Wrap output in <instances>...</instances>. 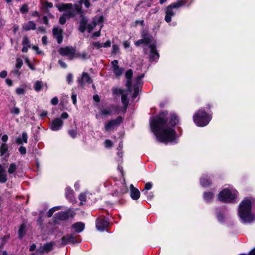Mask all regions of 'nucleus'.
Listing matches in <instances>:
<instances>
[{
  "instance_id": "62",
  "label": "nucleus",
  "mask_w": 255,
  "mask_h": 255,
  "mask_svg": "<svg viewBox=\"0 0 255 255\" xmlns=\"http://www.w3.org/2000/svg\"><path fill=\"white\" fill-rule=\"evenodd\" d=\"M144 77L143 74H141L139 76H138L136 78V81L137 84H140V80L142 79Z\"/></svg>"
},
{
  "instance_id": "22",
  "label": "nucleus",
  "mask_w": 255,
  "mask_h": 255,
  "mask_svg": "<svg viewBox=\"0 0 255 255\" xmlns=\"http://www.w3.org/2000/svg\"><path fill=\"white\" fill-rule=\"evenodd\" d=\"M7 181V174L5 169L0 164V183H5Z\"/></svg>"
},
{
  "instance_id": "32",
  "label": "nucleus",
  "mask_w": 255,
  "mask_h": 255,
  "mask_svg": "<svg viewBox=\"0 0 255 255\" xmlns=\"http://www.w3.org/2000/svg\"><path fill=\"white\" fill-rule=\"evenodd\" d=\"M61 208V206H55L52 208H51L47 213V215L48 217H50L52 216L53 214L56 211L60 210Z\"/></svg>"
},
{
  "instance_id": "60",
  "label": "nucleus",
  "mask_w": 255,
  "mask_h": 255,
  "mask_svg": "<svg viewBox=\"0 0 255 255\" xmlns=\"http://www.w3.org/2000/svg\"><path fill=\"white\" fill-rule=\"evenodd\" d=\"M8 140V136L6 134H4L3 135H2V137H1V140L2 142H6Z\"/></svg>"
},
{
  "instance_id": "46",
  "label": "nucleus",
  "mask_w": 255,
  "mask_h": 255,
  "mask_svg": "<svg viewBox=\"0 0 255 255\" xmlns=\"http://www.w3.org/2000/svg\"><path fill=\"white\" fill-rule=\"evenodd\" d=\"M79 199L81 201L80 204H82V202L86 201V194L85 193H81L79 196Z\"/></svg>"
},
{
  "instance_id": "4",
  "label": "nucleus",
  "mask_w": 255,
  "mask_h": 255,
  "mask_svg": "<svg viewBox=\"0 0 255 255\" xmlns=\"http://www.w3.org/2000/svg\"><path fill=\"white\" fill-rule=\"evenodd\" d=\"M81 3L82 0H80V4H75L73 5L71 3H62L57 5V7L59 11H65V13L59 18L60 23L63 24L66 22V17L67 18L72 17L79 12H81Z\"/></svg>"
},
{
  "instance_id": "13",
  "label": "nucleus",
  "mask_w": 255,
  "mask_h": 255,
  "mask_svg": "<svg viewBox=\"0 0 255 255\" xmlns=\"http://www.w3.org/2000/svg\"><path fill=\"white\" fill-rule=\"evenodd\" d=\"M63 122L60 118L54 119L50 125V128L53 131H57L60 129L63 126Z\"/></svg>"
},
{
  "instance_id": "11",
  "label": "nucleus",
  "mask_w": 255,
  "mask_h": 255,
  "mask_svg": "<svg viewBox=\"0 0 255 255\" xmlns=\"http://www.w3.org/2000/svg\"><path fill=\"white\" fill-rule=\"evenodd\" d=\"M79 13L81 14L80 19L79 21V30L80 32L83 33L86 29L88 30V25L89 24H87L88 19L87 17L83 15L81 10V12Z\"/></svg>"
},
{
  "instance_id": "14",
  "label": "nucleus",
  "mask_w": 255,
  "mask_h": 255,
  "mask_svg": "<svg viewBox=\"0 0 255 255\" xmlns=\"http://www.w3.org/2000/svg\"><path fill=\"white\" fill-rule=\"evenodd\" d=\"M112 68L116 77L120 76L124 72V69L118 65V61L115 60L111 62Z\"/></svg>"
},
{
  "instance_id": "64",
  "label": "nucleus",
  "mask_w": 255,
  "mask_h": 255,
  "mask_svg": "<svg viewBox=\"0 0 255 255\" xmlns=\"http://www.w3.org/2000/svg\"><path fill=\"white\" fill-rule=\"evenodd\" d=\"M42 42L43 45H46L47 43V37L46 36H43L42 38Z\"/></svg>"
},
{
  "instance_id": "49",
  "label": "nucleus",
  "mask_w": 255,
  "mask_h": 255,
  "mask_svg": "<svg viewBox=\"0 0 255 255\" xmlns=\"http://www.w3.org/2000/svg\"><path fill=\"white\" fill-rule=\"evenodd\" d=\"M19 151L22 154H25L26 152V148L23 146H20L19 148Z\"/></svg>"
},
{
  "instance_id": "43",
  "label": "nucleus",
  "mask_w": 255,
  "mask_h": 255,
  "mask_svg": "<svg viewBox=\"0 0 255 255\" xmlns=\"http://www.w3.org/2000/svg\"><path fill=\"white\" fill-rule=\"evenodd\" d=\"M16 93L18 95H23L25 93V90L21 88H17L15 90Z\"/></svg>"
},
{
  "instance_id": "45",
  "label": "nucleus",
  "mask_w": 255,
  "mask_h": 255,
  "mask_svg": "<svg viewBox=\"0 0 255 255\" xmlns=\"http://www.w3.org/2000/svg\"><path fill=\"white\" fill-rule=\"evenodd\" d=\"M93 46L97 48L103 47V43L99 42H94L92 43Z\"/></svg>"
},
{
  "instance_id": "28",
  "label": "nucleus",
  "mask_w": 255,
  "mask_h": 255,
  "mask_svg": "<svg viewBox=\"0 0 255 255\" xmlns=\"http://www.w3.org/2000/svg\"><path fill=\"white\" fill-rule=\"evenodd\" d=\"M214 197V195L212 192H205L203 194V198L206 202H210Z\"/></svg>"
},
{
  "instance_id": "48",
  "label": "nucleus",
  "mask_w": 255,
  "mask_h": 255,
  "mask_svg": "<svg viewBox=\"0 0 255 255\" xmlns=\"http://www.w3.org/2000/svg\"><path fill=\"white\" fill-rule=\"evenodd\" d=\"M58 103V99L56 97L52 98L50 101V103L53 105H56Z\"/></svg>"
},
{
  "instance_id": "17",
  "label": "nucleus",
  "mask_w": 255,
  "mask_h": 255,
  "mask_svg": "<svg viewBox=\"0 0 255 255\" xmlns=\"http://www.w3.org/2000/svg\"><path fill=\"white\" fill-rule=\"evenodd\" d=\"M130 196L132 199L136 200L140 197V192L136 188L134 187L132 184H130Z\"/></svg>"
},
{
  "instance_id": "19",
  "label": "nucleus",
  "mask_w": 255,
  "mask_h": 255,
  "mask_svg": "<svg viewBox=\"0 0 255 255\" xmlns=\"http://www.w3.org/2000/svg\"><path fill=\"white\" fill-rule=\"evenodd\" d=\"M22 28L24 31L34 30L36 28V24L32 21H29L22 25Z\"/></svg>"
},
{
  "instance_id": "58",
  "label": "nucleus",
  "mask_w": 255,
  "mask_h": 255,
  "mask_svg": "<svg viewBox=\"0 0 255 255\" xmlns=\"http://www.w3.org/2000/svg\"><path fill=\"white\" fill-rule=\"evenodd\" d=\"M84 4L86 8H88L90 6V2L89 0H85L84 1Z\"/></svg>"
},
{
  "instance_id": "21",
  "label": "nucleus",
  "mask_w": 255,
  "mask_h": 255,
  "mask_svg": "<svg viewBox=\"0 0 255 255\" xmlns=\"http://www.w3.org/2000/svg\"><path fill=\"white\" fill-rule=\"evenodd\" d=\"M79 84L83 86L85 83L90 84L92 82V80L89 75L85 73L82 74L81 79L78 80Z\"/></svg>"
},
{
  "instance_id": "2",
  "label": "nucleus",
  "mask_w": 255,
  "mask_h": 255,
  "mask_svg": "<svg viewBox=\"0 0 255 255\" xmlns=\"http://www.w3.org/2000/svg\"><path fill=\"white\" fill-rule=\"evenodd\" d=\"M255 202L254 198L247 197L239 204L238 214L242 222L251 223L255 221V215L252 212V206Z\"/></svg>"
},
{
  "instance_id": "23",
  "label": "nucleus",
  "mask_w": 255,
  "mask_h": 255,
  "mask_svg": "<svg viewBox=\"0 0 255 255\" xmlns=\"http://www.w3.org/2000/svg\"><path fill=\"white\" fill-rule=\"evenodd\" d=\"M72 228L76 232L80 233L84 230L85 225L82 222H77L73 225Z\"/></svg>"
},
{
  "instance_id": "20",
  "label": "nucleus",
  "mask_w": 255,
  "mask_h": 255,
  "mask_svg": "<svg viewBox=\"0 0 255 255\" xmlns=\"http://www.w3.org/2000/svg\"><path fill=\"white\" fill-rule=\"evenodd\" d=\"M200 184L203 187H207L211 185V180L207 175H204L201 177Z\"/></svg>"
},
{
  "instance_id": "15",
  "label": "nucleus",
  "mask_w": 255,
  "mask_h": 255,
  "mask_svg": "<svg viewBox=\"0 0 255 255\" xmlns=\"http://www.w3.org/2000/svg\"><path fill=\"white\" fill-rule=\"evenodd\" d=\"M152 40V37L147 33H142V39H139L136 41L135 44L136 46H139L140 45L145 43L147 44Z\"/></svg>"
},
{
  "instance_id": "40",
  "label": "nucleus",
  "mask_w": 255,
  "mask_h": 255,
  "mask_svg": "<svg viewBox=\"0 0 255 255\" xmlns=\"http://www.w3.org/2000/svg\"><path fill=\"white\" fill-rule=\"evenodd\" d=\"M22 64H23L22 60L19 58H17L16 60L15 67L18 69L20 68L21 67V66H22Z\"/></svg>"
},
{
  "instance_id": "55",
  "label": "nucleus",
  "mask_w": 255,
  "mask_h": 255,
  "mask_svg": "<svg viewBox=\"0 0 255 255\" xmlns=\"http://www.w3.org/2000/svg\"><path fill=\"white\" fill-rule=\"evenodd\" d=\"M71 98H72L73 104L74 105H76V102H77V100H76V95L74 94V93L72 94V96H71Z\"/></svg>"
},
{
  "instance_id": "27",
  "label": "nucleus",
  "mask_w": 255,
  "mask_h": 255,
  "mask_svg": "<svg viewBox=\"0 0 255 255\" xmlns=\"http://www.w3.org/2000/svg\"><path fill=\"white\" fill-rule=\"evenodd\" d=\"M75 242V239L71 235H67L63 237L62 243L64 244H67L68 243H74Z\"/></svg>"
},
{
  "instance_id": "7",
  "label": "nucleus",
  "mask_w": 255,
  "mask_h": 255,
  "mask_svg": "<svg viewBox=\"0 0 255 255\" xmlns=\"http://www.w3.org/2000/svg\"><path fill=\"white\" fill-rule=\"evenodd\" d=\"M185 4V2L181 0L167 6L165 9V16L164 18L165 21L167 23L171 22L172 17L174 16L176 13L174 9L178 8Z\"/></svg>"
},
{
  "instance_id": "8",
  "label": "nucleus",
  "mask_w": 255,
  "mask_h": 255,
  "mask_svg": "<svg viewBox=\"0 0 255 255\" xmlns=\"http://www.w3.org/2000/svg\"><path fill=\"white\" fill-rule=\"evenodd\" d=\"M59 52L61 55L67 56L71 60L74 58L76 49L72 47L66 46L60 48Z\"/></svg>"
},
{
  "instance_id": "24",
  "label": "nucleus",
  "mask_w": 255,
  "mask_h": 255,
  "mask_svg": "<svg viewBox=\"0 0 255 255\" xmlns=\"http://www.w3.org/2000/svg\"><path fill=\"white\" fill-rule=\"evenodd\" d=\"M69 212H60L56 215V218L59 220H65L69 218Z\"/></svg>"
},
{
  "instance_id": "38",
  "label": "nucleus",
  "mask_w": 255,
  "mask_h": 255,
  "mask_svg": "<svg viewBox=\"0 0 255 255\" xmlns=\"http://www.w3.org/2000/svg\"><path fill=\"white\" fill-rule=\"evenodd\" d=\"M112 111L109 109H103L101 110L100 114L102 116H108L111 115Z\"/></svg>"
},
{
  "instance_id": "56",
  "label": "nucleus",
  "mask_w": 255,
  "mask_h": 255,
  "mask_svg": "<svg viewBox=\"0 0 255 255\" xmlns=\"http://www.w3.org/2000/svg\"><path fill=\"white\" fill-rule=\"evenodd\" d=\"M32 49L34 50H35L37 52V54H42V52L39 50V48H38V47L37 46H32Z\"/></svg>"
},
{
  "instance_id": "54",
  "label": "nucleus",
  "mask_w": 255,
  "mask_h": 255,
  "mask_svg": "<svg viewBox=\"0 0 255 255\" xmlns=\"http://www.w3.org/2000/svg\"><path fill=\"white\" fill-rule=\"evenodd\" d=\"M67 81L68 83H71L72 82V76L71 74H69L67 76Z\"/></svg>"
},
{
  "instance_id": "35",
  "label": "nucleus",
  "mask_w": 255,
  "mask_h": 255,
  "mask_svg": "<svg viewBox=\"0 0 255 255\" xmlns=\"http://www.w3.org/2000/svg\"><path fill=\"white\" fill-rule=\"evenodd\" d=\"M43 85V84L42 82L39 81H37L34 83V90L37 92L39 91L41 89Z\"/></svg>"
},
{
  "instance_id": "36",
  "label": "nucleus",
  "mask_w": 255,
  "mask_h": 255,
  "mask_svg": "<svg viewBox=\"0 0 255 255\" xmlns=\"http://www.w3.org/2000/svg\"><path fill=\"white\" fill-rule=\"evenodd\" d=\"M8 150V146L5 143H3L0 146V155H3L4 153H5Z\"/></svg>"
},
{
  "instance_id": "10",
  "label": "nucleus",
  "mask_w": 255,
  "mask_h": 255,
  "mask_svg": "<svg viewBox=\"0 0 255 255\" xmlns=\"http://www.w3.org/2000/svg\"><path fill=\"white\" fill-rule=\"evenodd\" d=\"M104 20V17L102 15H99L95 16L93 20V22L92 24H89L88 25V31L89 32H91L92 30L94 29V28L97 24H101L100 29L103 27L102 23Z\"/></svg>"
},
{
  "instance_id": "63",
  "label": "nucleus",
  "mask_w": 255,
  "mask_h": 255,
  "mask_svg": "<svg viewBox=\"0 0 255 255\" xmlns=\"http://www.w3.org/2000/svg\"><path fill=\"white\" fill-rule=\"evenodd\" d=\"M68 114L67 113H63L61 114V118L63 119H66L68 118Z\"/></svg>"
},
{
  "instance_id": "33",
  "label": "nucleus",
  "mask_w": 255,
  "mask_h": 255,
  "mask_svg": "<svg viewBox=\"0 0 255 255\" xmlns=\"http://www.w3.org/2000/svg\"><path fill=\"white\" fill-rule=\"evenodd\" d=\"M25 226L24 224H22L18 230V237L22 238L25 235Z\"/></svg>"
},
{
  "instance_id": "18",
  "label": "nucleus",
  "mask_w": 255,
  "mask_h": 255,
  "mask_svg": "<svg viewBox=\"0 0 255 255\" xmlns=\"http://www.w3.org/2000/svg\"><path fill=\"white\" fill-rule=\"evenodd\" d=\"M53 33L54 35L56 36L58 43H61L63 40L62 30L58 27H54L53 29Z\"/></svg>"
},
{
  "instance_id": "30",
  "label": "nucleus",
  "mask_w": 255,
  "mask_h": 255,
  "mask_svg": "<svg viewBox=\"0 0 255 255\" xmlns=\"http://www.w3.org/2000/svg\"><path fill=\"white\" fill-rule=\"evenodd\" d=\"M53 247V244L52 243H49L45 244L40 248V251L42 252H48L51 251Z\"/></svg>"
},
{
  "instance_id": "16",
  "label": "nucleus",
  "mask_w": 255,
  "mask_h": 255,
  "mask_svg": "<svg viewBox=\"0 0 255 255\" xmlns=\"http://www.w3.org/2000/svg\"><path fill=\"white\" fill-rule=\"evenodd\" d=\"M149 48L150 49V60L152 61H155L158 59L159 56V54L156 51V46L154 44H150Z\"/></svg>"
},
{
  "instance_id": "1",
  "label": "nucleus",
  "mask_w": 255,
  "mask_h": 255,
  "mask_svg": "<svg viewBox=\"0 0 255 255\" xmlns=\"http://www.w3.org/2000/svg\"><path fill=\"white\" fill-rule=\"evenodd\" d=\"M165 116L166 115L163 113L151 118L150 128L159 141L176 143L178 136L173 127L178 123V118L176 116L172 115L169 122L171 127H169Z\"/></svg>"
},
{
  "instance_id": "39",
  "label": "nucleus",
  "mask_w": 255,
  "mask_h": 255,
  "mask_svg": "<svg viewBox=\"0 0 255 255\" xmlns=\"http://www.w3.org/2000/svg\"><path fill=\"white\" fill-rule=\"evenodd\" d=\"M217 217L219 222H222L224 221L225 216L222 213L218 212L217 213Z\"/></svg>"
},
{
  "instance_id": "5",
  "label": "nucleus",
  "mask_w": 255,
  "mask_h": 255,
  "mask_svg": "<svg viewBox=\"0 0 255 255\" xmlns=\"http://www.w3.org/2000/svg\"><path fill=\"white\" fill-rule=\"evenodd\" d=\"M132 75V71L129 69L128 70L126 73V78L128 79L127 82V86L128 87V91H123L121 89L114 88L113 89V92L115 94H121L122 95V102L124 107L126 108L128 103V92L131 93V89L130 88L131 82L130 78Z\"/></svg>"
},
{
  "instance_id": "42",
  "label": "nucleus",
  "mask_w": 255,
  "mask_h": 255,
  "mask_svg": "<svg viewBox=\"0 0 255 255\" xmlns=\"http://www.w3.org/2000/svg\"><path fill=\"white\" fill-rule=\"evenodd\" d=\"M113 143L110 140L107 139L105 141V146L106 148H110L113 146Z\"/></svg>"
},
{
  "instance_id": "50",
  "label": "nucleus",
  "mask_w": 255,
  "mask_h": 255,
  "mask_svg": "<svg viewBox=\"0 0 255 255\" xmlns=\"http://www.w3.org/2000/svg\"><path fill=\"white\" fill-rule=\"evenodd\" d=\"M69 133L70 135V136L73 138H75L77 135L76 131L74 130H70L69 131Z\"/></svg>"
},
{
  "instance_id": "34",
  "label": "nucleus",
  "mask_w": 255,
  "mask_h": 255,
  "mask_svg": "<svg viewBox=\"0 0 255 255\" xmlns=\"http://www.w3.org/2000/svg\"><path fill=\"white\" fill-rule=\"evenodd\" d=\"M152 187V184L151 182H148L145 184L144 189L142 191V193L144 195H147L148 194V190L151 189Z\"/></svg>"
},
{
  "instance_id": "3",
  "label": "nucleus",
  "mask_w": 255,
  "mask_h": 255,
  "mask_svg": "<svg viewBox=\"0 0 255 255\" xmlns=\"http://www.w3.org/2000/svg\"><path fill=\"white\" fill-rule=\"evenodd\" d=\"M217 199L224 203H236L239 200V193L234 187L229 186L223 188L219 192Z\"/></svg>"
},
{
  "instance_id": "26",
  "label": "nucleus",
  "mask_w": 255,
  "mask_h": 255,
  "mask_svg": "<svg viewBox=\"0 0 255 255\" xmlns=\"http://www.w3.org/2000/svg\"><path fill=\"white\" fill-rule=\"evenodd\" d=\"M27 134L25 132H22V137H18L16 139V143L20 144L22 143H27Z\"/></svg>"
},
{
  "instance_id": "44",
  "label": "nucleus",
  "mask_w": 255,
  "mask_h": 255,
  "mask_svg": "<svg viewBox=\"0 0 255 255\" xmlns=\"http://www.w3.org/2000/svg\"><path fill=\"white\" fill-rule=\"evenodd\" d=\"M21 12L25 13L28 11V6L26 4L23 5L20 9Z\"/></svg>"
},
{
  "instance_id": "12",
  "label": "nucleus",
  "mask_w": 255,
  "mask_h": 255,
  "mask_svg": "<svg viewBox=\"0 0 255 255\" xmlns=\"http://www.w3.org/2000/svg\"><path fill=\"white\" fill-rule=\"evenodd\" d=\"M109 225V223L105 219L99 218L97 220L96 228L100 232L104 231Z\"/></svg>"
},
{
  "instance_id": "31",
  "label": "nucleus",
  "mask_w": 255,
  "mask_h": 255,
  "mask_svg": "<svg viewBox=\"0 0 255 255\" xmlns=\"http://www.w3.org/2000/svg\"><path fill=\"white\" fill-rule=\"evenodd\" d=\"M66 197L70 200L73 198V191L70 187H67L65 190Z\"/></svg>"
},
{
  "instance_id": "51",
  "label": "nucleus",
  "mask_w": 255,
  "mask_h": 255,
  "mask_svg": "<svg viewBox=\"0 0 255 255\" xmlns=\"http://www.w3.org/2000/svg\"><path fill=\"white\" fill-rule=\"evenodd\" d=\"M58 63L59 64L60 66L63 68H66L67 67L66 64L61 60H59L58 61Z\"/></svg>"
},
{
  "instance_id": "6",
  "label": "nucleus",
  "mask_w": 255,
  "mask_h": 255,
  "mask_svg": "<svg viewBox=\"0 0 255 255\" xmlns=\"http://www.w3.org/2000/svg\"><path fill=\"white\" fill-rule=\"evenodd\" d=\"M212 119V116L203 109H200L193 116V121L198 127L207 126Z\"/></svg>"
},
{
  "instance_id": "41",
  "label": "nucleus",
  "mask_w": 255,
  "mask_h": 255,
  "mask_svg": "<svg viewBox=\"0 0 255 255\" xmlns=\"http://www.w3.org/2000/svg\"><path fill=\"white\" fill-rule=\"evenodd\" d=\"M22 44L23 45L29 46V41L27 36L23 37Z\"/></svg>"
},
{
  "instance_id": "29",
  "label": "nucleus",
  "mask_w": 255,
  "mask_h": 255,
  "mask_svg": "<svg viewBox=\"0 0 255 255\" xmlns=\"http://www.w3.org/2000/svg\"><path fill=\"white\" fill-rule=\"evenodd\" d=\"M88 58V54L85 52L80 53L76 50L74 58H79L81 59H86Z\"/></svg>"
},
{
  "instance_id": "57",
  "label": "nucleus",
  "mask_w": 255,
  "mask_h": 255,
  "mask_svg": "<svg viewBox=\"0 0 255 255\" xmlns=\"http://www.w3.org/2000/svg\"><path fill=\"white\" fill-rule=\"evenodd\" d=\"M32 49L34 50H35L37 52V54H42V52L39 50V48H38V47L37 46H32Z\"/></svg>"
},
{
  "instance_id": "53",
  "label": "nucleus",
  "mask_w": 255,
  "mask_h": 255,
  "mask_svg": "<svg viewBox=\"0 0 255 255\" xmlns=\"http://www.w3.org/2000/svg\"><path fill=\"white\" fill-rule=\"evenodd\" d=\"M111 46L110 40H107L105 43H103V47H109Z\"/></svg>"
},
{
  "instance_id": "59",
  "label": "nucleus",
  "mask_w": 255,
  "mask_h": 255,
  "mask_svg": "<svg viewBox=\"0 0 255 255\" xmlns=\"http://www.w3.org/2000/svg\"><path fill=\"white\" fill-rule=\"evenodd\" d=\"M7 75V72L6 71H2L0 73V77L2 78H5Z\"/></svg>"
},
{
  "instance_id": "25",
  "label": "nucleus",
  "mask_w": 255,
  "mask_h": 255,
  "mask_svg": "<svg viewBox=\"0 0 255 255\" xmlns=\"http://www.w3.org/2000/svg\"><path fill=\"white\" fill-rule=\"evenodd\" d=\"M12 102L13 106L9 107L10 113L12 115H18L20 113V109L15 106L16 102L14 100Z\"/></svg>"
},
{
  "instance_id": "47",
  "label": "nucleus",
  "mask_w": 255,
  "mask_h": 255,
  "mask_svg": "<svg viewBox=\"0 0 255 255\" xmlns=\"http://www.w3.org/2000/svg\"><path fill=\"white\" fill-rule=\"evenodd\" d=\"M119 50V46L117 45L114 44L112 46V53L116 54L118 52Z\"/></svg>"
},
{
  "instance_id": "61",
  "label": "nucleus",
  "mask_w": 255,
  "mask_h": 255,
  "mask_svg": "<svg viewBox=\"0 0 255 255\" xmlns=\"http://www.w3.org/2000/svg\"><path fill=\"white\" fill-rule=\"evenodd\" d=\"M37 31V32L43 33L45 32V28L42 26L38 27Z\"/></svg>"
},
{
  "instance_id": "9",
  "label": "nucleus",
  "mask_w": 255,
  "mask_h": 255,
  "mask_svg": "<svg viewBox=\"0 0 255 255\" xmlns=\"http://www.w3.org/2000/svg\"><path fill=\"white\" fill-rule=\"evenodd\" d=\"M122 122L121 117H118L116 119L112 120L107 123L105 126V130L109 131L114 129Z\"/></svg>"
},
{
  "instance_id": "37",
  "label": "nucleus",
  "mask_w": 255,
  "mask_h": 255,
  "mask_svg": "<svg viewBox=\"0 0 255 255\" xmlns=\"http://www.w3.org/2000/svg\"><path fill=\"white\" fill-rule=\"evenodd\" d=\"M17 169V166L15 163H11L8 169V172L9 174H12L14 173Z\"/></svg>"
},
{
  "instance_id": "52",
  "label": "nucleus",
  "mask_w": 255,
  "mask_h": 255,
  "mask_svg": "<svg viewBox=\"0 0 255 255\" xmlns=\"http://www.w3.org/2000/svg\"><path fill=\"white\" fill-rule=\"evenodd\" d=\"M145 195L147 197L148 200H151L153 198V196H154L153 193L152 192H148V194L147 195Z\"/></svg>"
}]
</instances>
